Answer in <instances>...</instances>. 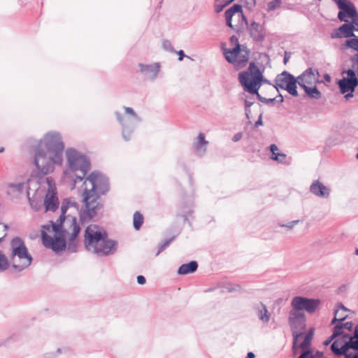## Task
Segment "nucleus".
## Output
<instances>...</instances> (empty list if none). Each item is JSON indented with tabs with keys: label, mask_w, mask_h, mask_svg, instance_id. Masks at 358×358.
Here are the masks:
<instances>
[{
	"label": "nucleus",
	"mask_w": 358,
	"mask_h": 358,
	"mask_svg": "<svg viewBox=\"0 0 358 358\" xmlns=\"http://www.w3.org/2000/svg\"><path fill=\"white\" fill-rule=\"evenodd\" d=\"M6 236L4 234L0 237V243L2 241L3 237ZM9 267V261L6 255L0 250V273L6 271Z\"/></svg>",
	"instance_id": "31"
},
{
	"label": "nucleus",
	"mask_w": 358,
	"mask_h": 358,
	"mask_svg": "<svg viewBox=\"0 0 358 358\" xmlns=\"http://www.w3.org/2000/svg\"><path fill=\"white\" fill-rule=\"evenodd\" d=\"M353 38L345 41V45L350 48L358 52V36H352Z\"/></svg>",
	"instance_id": "35"
},
{
	"label": "nucleus",
	"mask_w": 358,
	"mask_h": 358,
	"mask_svg": "<svg viewBox=\"0 0 358 358\" xmlns=\"http://www.w3.org/2000/svg\"><path fill=\"white\" fill-rule=\"evenodd\" d=\"M249 34L250 37L257 42L263 41L265 38L263 27L256 22H252L248 27Z\"/></svg>",
	"instance_id": "23"
},
{
	"label": "nucleus",
	"mask_w": 358,
	"mask_h": 358,
	"mask_svg": "<svg viewBox=\"0 0 358 358\" xmlns=\"http://www.w3.org/2000/svg\"><path fill=\"white\" fill-rule=\"evenodd\" d=\"M3 148L0 149V152H2V151H3Z\"/></svg>",
	"instance_id": "63"
},
{
	"label": "nucleus",
	"mask_w": 358,
	"mask_h": 358,
	"mask_svg": "<svg viewBox=\"0 0 358 358\" xmlns=\"http://www.w3.org/2000/svg\"><path fill=\"white\" fill-rule=\"evenodd\" d=\"M234 1V0H217V2L224 3L225 5H228V4L231 3Z\"/></svg>",
	"instance_id": "51"
},
{
	"label": "nucleus",
	"mask_w": 358,
	"mask_h": 358,
	"mask_svg": "<svg viewBox=\"0 0 358 358\" xmlns=\"http://www.w3.org/2000/svg\"><path fill=\"white\" fill-rule=\"evenodd\" d=\"M245 115L248 119H249V113H250V108H245Z\"/></svg>",
	"instance_id": "56"
},
{
	"label": "nucleus",
	"mask_w": 358,
	"mask_h": 358,
	"mask_svg": "<svg viewBox=\"0 0 358 358\" xmlns=\"http://www.w3.org/2000/svg\"><path fill=\"white\" fill-rule=\"evenodd\" d=\"M25 187L24 182H10L8 184V187L10 189L8 194L11 193V192H15L17 193H21Z\"/></svg>",
	"instance_id": "33"
},
{
	"label": "nucleus",
	"mask_w": 358,
	"mask_h": 358,
	"mask_svg": "<svg viewBox=\"0 0 358 358\" xmlns=\"http://www.w3.org/2000/svg\"><path fill=\"white\" fill-rule=\"evenodd\" d=\"M83 180V201L85 207L83 215L92 218L96 216L100 208V195L108 191V180L100 172L92 171Z\"/></svg>",
	"instance_id": "3"
},
{
	"label": "nucleus",
	"mask_w": 358,
	"mask_h": 358,
	"mask_svg": "<svg viewBox=\"0 0 358 358\" xmlns=\"http://www.w3.org/2000/svg\"><path fill=\"white\" fill-rule=\"evenodd\" d=\"M343 326L341 324H336L334 327L332 336L333 337L337 338L343 334Z\"/></svg>",
	"instance_id": "39"
},
{
	"label": "nucleus",
	"mask_w": 358,
	"mask_h": 358,
	"mask_svg": "<svg viewBox=\"0 0 358 358\" xmlns=\"http://www.w3.org/2000/svg\"><path fill=\"white\" fill-rule=\"evenodd\" d=\"M178 54L179 55L178 60L182 61L183 57H185V53H184L183 50L178 51Z\"/></svg>",
	"instance_id": "50"
},
{
	"label": "nucleus",
	"mask_w": 358,
	"mask_h": 358,
	"mask_svg": "<svg viewBox=\"0 0 358 358\" xmlns=\"http://www.w3.org/2000/svg\"><path fill=\"white\" fill-rule=\"evenodd\" d=\"M354 31H358V29H356L352 23H345L333 32L331 37L332 38H350L355 36Z\"/></svg>",
	"instance_id": "22"
},
{
	"label": "nucleus",
	"mask_w": 358,
	"mask_h": 358,
	"mask_svg": "<svg viewBox=\"0 0 358 358\" xmlns=\"http://www.w3.org/2000/svg\"><path fill=\"white\" fill-rule=\"evenodd\" d=\"M355 255L358 256V248L355 250Z\"/></svg>",
	"instance_id": "61"
},
{
	"label": "nucleus",
	"mask_w": 358,
	"mask_h": 358,
	"mask_svg": "<svg viewBox=\"0 0 358 358\" xmlns=\"http://www.w3.org/2000/svg\"><path fill=\"white\" fill-rule=\"evenodd\" d=\"M162 47L166 50H168V51H170V52H173V47L171 45V43L168 40H165V41H164L162 42Z\"/></svg>",
	"instance_id": "40"
},
{
	"label": "nucleus",
	"mask_w": 358,
	"mask_h": 358,
	"mask_svg": "<svg viewBox=\"0 0 358 358\" xmlns=\"http://www.w3.org/2000/svg\"><path fill=\"white\" fill-rule=\"evenodd\" d=\"M85 249L97 257H106L115 252L117 243L109 239L105 229L96 224H90L85 230Z\"/></svg>",
	"instance_id": "5"
},
{
	"label": "nucleus",
	"mask_w": 358,
	"mask_h": 358,
	"mask_svg": "<svg viewBox=\"0 0 358 358\" xmlns=\"http://www.w3.org/2000/svg\"><path fill=\"white\" fill-rule=\"evenodd\" d=\"M298 358H324L322 352L313 350L303 351Z\"/></svg>",
	"instance_id": "30"
},
{
	"label": "nucleus",
	"mask_w": 358,
	"mask_h": 358,
	"mask_svg": "<svg viewBox=\"0 0 358 358\" xmlns=\"http://www.w3.org/2000/svg\"><path fill=\"white\" fill-rule=\"evenodd\" d=\"M146 282L145 278L143 275L137 276V282L139 285H144Z\"/></svg>",
	"instance_id": "45"
},
{
	"label": "nucleus",
	"mask_w": 358,
	"mask_h": 358,
	"mask_svg": "<svg viewBox=\"0 0 358 358\" xmlns=\"http://www.w3.org/2000/svg\"><path fill=\"white\" fill-rule=\"evenodd\" d=\"M320 304V301L315 299H308L303 296H294L291 301V306L299 311L306 310L313 313Z\"/></svg>",
	"instance_id": "14"
},
{
	"label": "nucleus",
	"mask_w": 358,
	"mask_h": 358,
	"mask_svg": "<svg viewBox=\"0 0 358 358\" xmlns=\"http://www.w3.org/2000/svg\"><path fill=\"white\" fill-rule=\"evenodd\" d=\"M230 42L232 43V44H235V45H236L237 43H238V38L236 36H231L230 38Z\"/></svg>",
	"instance_id": "48"
},
{
	"label": "nucleus",
	"mask_w": 358,
	"mask_h": 358,
	"mask_svg": "<svg viewBox=\"0 0 358 358\" xmlns=\"http://www.w3.org/2000/svg\"><path fill=\"white\" fill-rule=\"evenodd\" d=\"M353 96V94L351 92H348V93L345 96V98L346 99H348L349 98H351Z\"/></svg>",
	"instance_id": "55"
},
{
	"label": "nucleus",
	"mask_w": 358,
	"mask_h": 358,
	"mask_svg": "<svg viewBox=\"0 0 358 358\" xmlns=\"http://www.w3.org/2000/svg\"><path fill=\"white\" fill-rule=\"evenodd\" d=\"M122 110V112L115 110L114 115L121 127L123 139L125 141H129L131 139L135 129L141 122V119L131 107L124 106Z\"/></svg>",
	"instance_id": "8"
},
{
	"label": "nucleus",
	"mask_w": 358,
	"mask_h": 358,
	"mask_svg": "<svg viewBox=\"0 0 358 358\" xmlns=\"http://www.w3.org/2000/svg\"><path fill=\"white\" fill-rule=\"evenodd\" d=\"M224 15L227 25L233 29H236L232 24L233 17H237L238 19L241 18L242 23L248 24L247 19L243 13L242 6L239 4H234L230 8L227 9L224 13Z\"/></svg>",
	"instance_id": "18"
},
{
	"label": "nucleus",
	"mask_w": 358,
	"mask_h": 358,
	"mask_svg": "<svg viewBox=\"0 0 358 358\" xmlns=\"http://www.w3.org/2000/svg\"><path fill=\"white\" fill-rule=\"evenodd\" d=\"M356 157L358 159V153L357 154Z\"/></svg>",
	"instance_id": "64"
},
{
	"label": "nucleus",
	"mask_w": 358,
	"mask_h": 358,
	"mask_svg": "<svg viewBox=\"0 0 358 358\" xmlns=\"http://www.w3.org/2000/svg\"><path fill=\"white\" fill-rule=\"evenodd\" d=\"M143 223V216L139 211H136L133 215V225L136 230H138Z\"/></svg>",
	"instance_id": "32"
},
{
	"label": "nucleus",
	"mask_w": 358,
	"mask_h": 358,
	"mask_svg": "<svg viewBox=\"0 0 358 358\" xmlns=\"http://www.w3.org/2000/svg\"><path fill=\"white\" fill-rule=\"evenodd\" d=\"M288 61V58L285 56L284 58V63L286 64Z\"/></svg>",
	"instance_id": "60"
},
{
	"label": "nucleus",
	"mask_w": 358,
	"mask_h": 358,
	"mask_svg": "<svg viewBox=\"0 0 358 358\" xmlns=\"http://www.w3.org/2000/svg\"><path fill=\"white\" fill-rule=\"evenodd\" d=\"M275 83L276 89L279 87L286 90L293 96H297L299 95L296 90L298 84L297 78H295L289 72L284 71L278 74L275 79Z\"/></svg>",
	"instance_id": "11"
},
{
	"label": "nucleus",
	"mask_w": 358,
	"mask_h": 358,
	"mask_svg": "<svg viewBox=\"0 0 358 358\" xmlns=\"http://www.w3.org/2000/svg\"><path fill=\"white\" fill-rule=\"evenodd\" d=\"M238 80L244 90L252 94H257L261 102L269 104L275 100V98L266 99L259 94L258 90L263 80V75L254 62L250 64L247 71L238 73Z\"/></svg>",
	"instance_id": "6"
},
{
	"label": "nucleus",
	"mask_w": 358,
	"mask_h": 358,
	"mask_svg": "<svg viewBox=\"0 0 358 358\" xmlns=\"http://www.w3.org/2000/svg\"><path fill=\"white\" fill-rule=\"evenodd\" d=\"M253 104V102L245 100V108H250Z\"/></svg>",
	"instance_id": "52"
},
{
	"label": "nucleus",
	"mask_w": 358,
	"mask_h": 358,
	"mask_svg": "<svg viewBox=\"0 0 358 358\" xmlns=\"http://www.w3.org/2000/svg\"><path fill=\"white\" fill-rule=\"evenodd\" d=\"M347 77L341 79L338 82L340 91L342 94L348 92H353L355 87L358 85V78L356 76L355 71L353 69H348L345 71Z\"/></svg>",
	"instance_id": "15"
},
{
	"label": "nucleus",
	"mask_w": 358,
	"mask_h": 358,
	"mask_svg": "<svg viewBox=\"0 0 358 358\" xmlns=\"http://www.w3.org/2000/svg\"><path fill=\"white\" fill-rule=\"evenodd\" d=\"M348 309L341 303H338L337 305V308L334 312V317L331 321V324H335L336 322L339 321L342 322L345 320L347 317L346 314H343V313L346 312Z\"/></svg>",
	"instance_id": "28"
},
{
	"label": "nucleus",
	"mask_w": 358,
	"mask_h": 358,
	"mask_svg": "<svg viewBox=\"0 0 358 358\" xmlns=\"http://www.w3.org/2000/svg\"><path fill=\"white\" fill-rule=\"evenodd\" d=\"M77 213L79 205L72 198H66L62 203L61 215L56 222L50 221V225L43 228L48 231H52L54 236L51 237L45 231H42L41 236L43 245L58 252L67 248L68 251L75 252L78 248V236L80 231V224L76 217L66 212Z\"/></svg>",
	"instance_id": "1"
},
{
	"label": "nucleus",
	"mask_w": 358,
	"mask_h": 358,
	"mask_svg": "<svg viewBox=\"0 0 358 358\" xmlns=\"http://www.w3.org/2000/svg\"><path fill=\"white\" fill-rule=\"evenodd\" d=\"M139 70L145 78L149 81H155L161 71V65L159 62L150 64H139Z\"/></svg>",
	"instance_id": "17"
},
{
	"label": "nucleus",
	"mask_w": 358,
	"mask_h": 358,
	"mask_svg": "<svg viewBox=\"0 0 358 358\" xmlns=\"http://www.w3.org/2000/svg\"><path fill=\"white\" fill-rule=\"evenodd\" d=\"M334 338H336L333 337V336L331 335L328 339H327L324 342V345H326V346L329 345Z\"/></svg>",
	"instance_id": "49"
},
{
	"label": "nucleus",
	"mask_w": 358,
	"mask_h": 358,
	"mask_svg": "<svg viewBox=\"0 0 358 358\" xmlns=\"http://www.w3.org/2000/svg\"><path fill=\"white\" fill-rule=\"evenodd\" d=\"M337 6L341 10L338 13V18L341 22H348L345 17L351 18L357 17V12L355 5L349 0H337Z\"/></svg>",
	"instance_id": "16"
},
{
	"label": "nucleus",
	"mask_w": 358,
	"mask_h": 358,
	"mask_svg": "<svg viewBox=\"0 0 358 358\" xmlns=\"http://www.w3.org/2000/svg\"><path fill=\"white\" fill-rule=\"evenodd\" d=\"M302 89L304 90L306 95L311 99H320L322 97V93L318 90L315 85L313 87L307 86L302 87Z\"/></svg>",
	"instance_id": "29"
},
{
	"label": "nucleus",
	"mask_w": 358,
	"mask_h": 358,
	"mask_svg": "<svg viewBox=\"0 0 358 358\" xmlns=\"http://www.w3.org/2000/svg\"><path fill=\"white\" fill-rule=\"evenodd\" d=\"M192 206L193 202L191 201L187 203H181L179 206L180 213L178 215L182 217L185 221H187L188 217L191 216L193 213Z\"/></svg>",
	"instance_id": "26"
},
{
	"label": "nucleus",
	"mask_w": 358,
	"mask_h": 358,
	"mask_svg": "<svg viewBox=\"0 0 358 358\" xmlns=\"http://www.w3.org/2000/svg\"><path fill=\"white\" fill-rule=\"evenodd\" d=\"M262 125H263L262 114H260L258 120L255 123V127H258L259 126H262Z\"/></svg>",
	"instance_id": "46"
},
{
	"label": "nucleus",
	"mask_w": 358,
	"mask_h": 358,
	"mask_svg": "<svg viewBox=\"0 0 358 358\" xmlns=\"http://www.w3.org/2000/svg\"><path fill=\"white\" fill-rule=\"evenodd\" d=\"M222 50L226 60L229 63L245 64L248 60V51L241 49L239 43L231 49L222 48Z\"/></svg>",
	"instance_id": "13"
},
{
	"label": "nucleus",
	"mask_w": 358,
	"mask_h": 358,
	"mask_svg": "<svg viewBox=\"0 0 358 358\" xmlns=\"http://www.w3.org/2000/svg\"><path fill=\"white\" fill-rule=\"evenodd\" d=\"M64 143L57 131H49L34 146V164L38 173L45 176L54 171L55 166H62Z\"/></svg>",
	"instance_id": "2"
},
{
	"label": "nucleus",
	"mask_w": 358,
	"mask_h": 358,
	"mask_svg": "<svg viewBox=\"0 0 358 358\" xmlns=\"http://www.w3.org/2000/svg\"><path fill=\"white\" fill-rule=\"evenodd\" d=\"M208 145L209 141L206 139L205 134L199 133L192 143L194 155L199 157L204 156L207 152Z\"/></svg>",
	"instance_id": "21"
},
{
	"label": "nucleus",
	"mask_w": 358,
	"mask_h": 358,
	"mask_svg": "<svg viewBox=\"0 0 358 358\" xmlns=\"http://www.w3.org/2000/svg\"><path fill=\"white\" fill-rule=\"evenodd\" d=\"M257 315L259 320L264 324H267L271 318V315L266 306L263 303H259L256 306Z\"/></svg>",
	"instance_id": "24"
},
{
	"label": "nucleus",
	"mask_w": 358,
	"mask_h": 358,
	"mask_svg": "<svg viewBox=\"0 0 358 358\" xmlns=\"http://www.w3.org/2000/svg\"><path fill=\"white\" fill-rule=\"evenodd\" d=\"M66 166L63 171L62 180L73 189L78 182L83 181L90 171V158L83 152L73 148L65 150Z\"/></svg>",
	"instance_id": "4"
},
{
	"label": "nucleus",
	"mask_w": 358,
	"mask_h": 358,
	"mask_svg": "<svg viewBox=\"0 0 358 358\" xmlns=\"http://www.w3.org/2000/svg\"><path fill=\"white\" fill-rule=\"evenodd\" d=\"M352 24H355V25H357L358 27V22H356L355 18L352 19Z\"/></svg>",
	"instance_id": "59"
},
{
	"label": "nucleus",
	"mask_w": 358,
	"mask_h": 358,
	"mask_svg": "<svg viewBox=\"0 0 358 358\" xmlns=\"http://www.w3.org/2000/svg\"><path fill=\"white\" fill-rule=\"evenodd\" d=\"M57 352H58V353H61V349H60V348H58V349H57Z\"/></svg>",
	"instance_id": "62"
},
{
	"label": "nucleus",
	"mask_w": 358,
	"mask_h": 358,
	"mask_svg": "<svg viewBox=\"0 0 358 358\" xmlns=\"http://www.w3.org/2000/svg\"><path fill=\"white\" fill-rule=\"evenodd\" d=\"M45 183L48 187L47 193L44 199L45 211L54 212L59 207V201L55 182L51 177H47L45 178Z\"/></svg>",
	"instance_id": "12"
},
{
	"label": "nucleus",
	"mask_w": 358,
	"mask_h": 358,
	"mask_svg": "<svg viewBox=\"0 0 358 358\" xmlns=\"http://www.w3.org/2000/svg\"><path fill=\"white\" fill-rule=\"evenodd\" d=\"M243 136V134L241 132H238V133H236L234 136H233V138H232V141L234 142H237L239 140L241 139Z\"/></svg>",
	"instance_id": "44"
},
{
	"label": "nucleus",
	"mask_w": 358,
	"mask_h": 358,
	"mask_svg": "<svg viewBox=\"0 0 358 358\" xmlns=\"http://www.w3.org/2000/svg\"><path fill=\"white\" fill-rule=\"evenodd\" d=\"M174 239V237H172L171 238L166 239L162 243H161L159 245V249L157 252L156 253V256H158L162 251H164L169 245L171 244V243Z\"/></svg>",
	"instance_id": "36"
},
{
	"label": "nucleus",
	"mask_w": 358,
	"mask_h": 358,
	"mask_svg": "<svg viewBox=\"0 0 358 358\" xmlns=\"http://www.w3.org/2000/svg\"><path fill=\"white\" fill-rule=\"evenodd\" d=\"M309 191L314 196L322 199H328L331 194L330 187L324 185L320 180L313 181Z\"/></svg>",
	"instance_id": "19"
},
{
	"label": "nucleus",
	"mask_w": 358,
	"mask_h": 358,
	"mask_svg": "<svg viewBox=\"0 0 358 358\" xmlns=\"http://www.w3.org/2000/svg\"><path fill=\"white\" fill-rule=\"evenodd\" d=\"M298 85L302 88L319 83L317 76L312 68L307 69L297 77Z\"/></svg>",
	"instance_id": "20"
},
{
	"label": "nucleus",
	"mask_w": 358,
	"mask_h": 358,
	"mask_svg": "<svg viewBox=\"0 0 358 358\" xmlns=\"http://www.w3.org/2000/svg\"><path fill=\"white\" fill-rule=\"evenodd\" d=\"M278 97H280V100H279V101H280V103H282V102H283V101H284V98H283V96H282L281 94H279V95H278Z\"/></svg>",
	"instance_id": "57"
},
{
	"label": "nucleus",
	"mask_w": 358,
	"mask_h": 358,
	"mask_svg": "<svg viewBox=\"0 0 358 358\" xmlns=\"http://www.w3.org/2000/svg\"><path fill=\"white\" fill-rule=\"evenodd\" d=\"M10 249L9 265L15 272H21L31 265L32 257L22 238H13L10 243Z\"/></svg>",
	"instance_id": "7"
},
{
	"label": "nucleus",
	"mask_w": 358,
	"mask_h": 358,
	"mask_svg": "<svg viewBox=\"0 0 358 358\" xmlns=\"http://www.w3.org/2000/svg\"><path fill=\"white\" fill-rule=\"evenodd\" d=\"M299 222L300 221L299 220H292L287 224L278 223V224L280 227H285L288 229H292L294 226L298 224L299 223Z\"/></svg>",
	"instance_id": "38"
},
{
	"label": "nucleus",
	"mask_w": 358,
	"mask_h": 358,
	"mask_svg": "<svg viewBox=\"0 0 358 358\" xmlns=\"http://www.w3.org/2000/svg\"><path fill=\"white\" fill-rule=\"evenodd\" d=\"M342 355H345V358H358V352H349L346 351V352L343 353Z\"/></svg>",
	"instance_id": "41"
},
{
	"label": "nucleus",
	"mask_w": 358,
	"mask_h": 358,
	"mask_svg": "<svg viewBox=\"0 0 358 358\" xmlns=\"http://www.w3.org/2000/svg\"><path fill=\"white\" fill-rule=\"evenodd\" d=\"M358 325L355 327L354 334L351 336H348L347 334L343 336V338H348V341H345L343 338L336 339L331 345V351L336 355H342L348 351L350 349H352L358 352V334L357 330Z\"/></svg>",
	"instance_id": "10"
},
{
	"label": "nucleus",
	"mask_w": 358,
	"mask_h": 358,
	"mask_svg": "<svg viewBox=\"0 0 358 358\" xmlns=\"http://www.w3.org/2000/svg\"><path fill=\"white\" fill-rule=\"evenodd\" d=\"M288 322L293 334V343L295 345L298 340L303 336V330L306 328L305 314L292 308L289 313Z\"/></svg>",
	"instance_id": "9"
},
{
	"label": "nucleus",
	"mask_w": 358,
	"mask_h": 358,
	"mask_svg": "<svg viewBox=\"0 0 358 358\" xmlns=\"http://www.w3.org/2000/svg\"><path fill=\"white\" fill-rule=\"evenodd\" d=\"M255 355L253 352H250L248 353L247 356L245 358H255Z\"/></svg>",
	"instance_id": "54"
},
{
	"label": "nucleus",
	"mask_w": 358,
	"mask_h": 358,
	"mask_svg": "<svg viewBox=\"0 0 358 358\" xmlns=\"http://www.w3.org/2000/svg\"><path fill=\"white\" fill-rule=\"evenodd\" d=\"M343 326V329H346L348 330H351L353 327V324L352 322H347L344 324H341Z\"/></svg>",
	"instance_id": "43"
},
{
	"label": "nucleus",
	"mask_w": 358,
	"mask_h": 358,
	"mask_svg": "<svg viewBox=\"0 0 358 358\" xmlns=\"http://www.w3.org/2000/svg\"><path fill=\"white\" fill-rule=\"evenodd\" d=\"M324 78H325L327 80H328V81H329V80H330V76H329L328 74H326V75H325Z\"/></svg>",
	"instance_id": "58"
},
{
	"label": "nucleus",
	"mask_w": 358,
	"mask_h": 358,
	"mask_svg": "<svg viewBox=\"0 0 358 358\" xmlns=\"http://www.w3.org/2000/svg\"><path fill=\"white\" fill-rule=\"evenodd\" d=\"M1 226H2V227H3V231L4 234H6V231L8 229V225H7V224H2L1 222H0V227H1Z\"/></svg>",
	"instance_id": "53"
},
{
	"label": "nucleus",
	"mask_w": 358,
	"mask_h": 358,
	"mask_svg": "<svg viewBox=\"0 0 358 358\" xmlns=\"http://www.w3.org/2000/svg\"><path fill=\"white\" fill-rule=\"evenodd\" d=\"M313 329H310V331L304 336L303 341L300 344L301 348L302 350H303L304 351L306 350L309 348V346L310 345L311 339L313 338Z\"/></svg>",
	"instance_id": "34"
},
{
	"label": "nucleus",
	"mask_w": 358,
	"mask_h": 358,
	"mask_svg": "<svg viewBox=\"0 0 358 358\" xmlns=\"http://www.w3.org/2000/svg\"><path fill=\"white\" fill-rule=\"evenodd\" d=\"M351 61L354 68L358 67V52H357L353 57H352Z\"/></svg>",
	"instance_id": "42"
},
{
	"label": "nucleus",
	"mask_w": 358,
	"mask_h": 358,
	"mask_svg": "<svg viewBox=\"0 0 358 358\" xmlns=\"http://www.w3.org/2000/svg\"><path fill=\"white\" fill-rule=\"evenodd\" d=\"M281 0H273L268 3V11H272L280 6Z\"/></svg>",
	"instance_id": "37"
},
{
	"label": "nucleus",
	"mask_w": 358,
	"mask_h": 358,
	"mask_svg": "<svg viewBox=\"0 0 358 358\" xmlns=\"http://www.w3.org/2000/svg\"><path fill=\"white\" fill-rule=\"evenodd\" d=\"M218 3L219 2L217 1V4L215 6V11L217 13L220 12L224 8V7L227 6L224 4V3H221V5H219Z\"/></svg>",
	"instance_id": "47"
},
{
	"label": "nucleus",
	"mask_w": 358,
	"mask_h": 358,
	"mask_svg": "<svg viewBox=\"0 0 358 358\" xmlns=\"http://www.w3.org/2000/svg\"><path fill=\"white\" fill-rule=\"evenodd\" d=\"M198 268V263L196 261H191L189 263L182 264L178 269V274L185 275L194 273Z\"/></svg>",
	"instance_id": "25"
},
{
	"label": "nucleus",
	"mask_w": 358,
	"mask_h": 358,
	"mask_svg": "<svg viewBox=\"0 0 358 358\" xmlns=\"http://www.w3.org/2000/svg\"><path fill=\"white\" fill-rule=\"evenodd\" d=\"M269 150L272 153L271 159L273 161H276L280 164L286 163V155L285 153H278L277 151L279 150L278 147L275 144H271L269 146Z\"/></svg>",
	"instance_id": "27"
}]
</instances>
